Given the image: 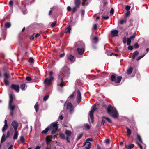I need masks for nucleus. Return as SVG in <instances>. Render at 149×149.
I'll return each mask as SVG.
<instances>
[{
    "label": "nucleus",
    "instance_id": "nucleus-3",
    "mask_svg": "<svg viewBox=\"0 0 149 149\" xmlns=\"http://www.w3.org/2000/svg\"><path fill=\"white\" fill-rule=\"evenodd\" d=\"M63 75L61 74H59L58 75L57 80V89L58 90L61 91L62 88L65 86L64 82L63 81Z\"/></svg>",
    "mask_w": 149,
    "mask_h": 149
},
{
    "label": "nucleus",
    "instance_id": "nucleus-27",
    "mask_svg": "<svg viewBox=\"0 0 149 149\" xmlns=\"http://www.w3.org/2000/svg\"><path fill=\"white\" fill-rule=\"evenodd\" d=\"M139 54V52L138 51H135V52H134L133 53V55H132V59L133 60L135 57L138 55Z\"/></svg>",
    "mask_w": 149,
    "mask_h": 149
},
{
    "label": "nucleus",
    "instance_id": "nucleus-54",
    "mask_svg": "<svg viewBox=\"0 0 149 149\" xmlns=\"http://www.w3.org/2000/svg\"><path fill=\"white\" fill-rule=\"evenodd\" d=\"M107 51H106V53L107 54H108V55H109L110 56H112V55H113L114 56H117V55L115 53H112L111 54H109L108 53H107Z\"/></svg>",
    "mask_w": 149,
    "mask_h": 149
},
{
    "label": "nucleus",
    "instance_id": "nucleus-28",
    "mask_svg": "<svg viewBox=\"0 0 149 149\" xmlns=\"http://www.w3.org/2000/svg\"><path fill=\"white\" fill-rule=\"evenodd\" d=\"M20 141H21L22 143V144H23V145L25 144V139L23 136H21L20 137Z\"/></svg>",
    "mask_w": 149,
    "mask_h": 149
},
{
    "label": "nucleus",
    "instance_id": "nucleus-61",
    "mask_svg": "<svg viewBox=\"0 0 149 149\" xmlns=\"http://www.w3.org/2000/svg\"><path fill=\"white\" fill-rule=\"evenodd\" d=\"M114 10L113 8H111V10L110 11V13L111 14H113V13H114Z\"/></svg>",
    "mask_w": 149,
    "mask_h": 149
},
{
    "label": "nucleus",
    "instance_id": "nucleus-38",
    "mask_svg": "<svg viewBox=\"0 0 149 149\" xmlns=\"http://www.w3.org/2000/svg\"><path fill=\"white\" fill-rule=\"evenodd\" d=\"M137 139H138V140L141 143H142V139H141V137L140 136V135L139 134H137Z\"/></svg>",
    "mask_w": 149,
    "mask_h": 149
},
{
    "label": "nucleus",
    "instance_id": "nucleus-25",
    "mask_svg": "<svg viewBox=\"0 0 149 149\" xmlns=\"http://www.w3.org/2000/svg\"><path fill=\"white\" fill-rule=\"evenodd\" d=\"M65 134L68 136H70L72 134L71 131L67 130H65Z\"/></svg>",
    "mask_w": 149,
    "mask_h": 149
},
{
    "label": "nucleus",
    "instance_id": "nucleus-6",
    "mask_svg": "<svg viewBox=\"0 0 149 149\" xmlns=\"http://www.w3.org/2000/svg\"><path fill=\"white\" fill-rule=\"evenodd\" d=\"M121 76H118L117 77L115 74H112L111 76V79L112 81L117 83H120L121 80Z\"/></svg>",
    "mask_w": 149,
    "mask_h": 149
},
{
    "label": "nucleus",
    "instance_id": "nucleus-32",
    "mask_svg": "<svg viewBox=\"0 0 149 149\" xmlns=\"http://www.w3.org/2000/svg\"><path fill=\"white\" fill-rule=\"evenodd\" d=\"M5 140H6V138L5 137V135L4 134H3L2 136V138L1 139V143H2L3 142H4L5 141Z\"/></svg>",
    "mask_w": 149,
    "mask_h": 149
},
{
    "label": "nucleus",
    "instance_id": "nucleus-1",
    "mask_svg": "<svg viewBox=\"0 0 149 149\" xmlns=\"http://www.w3.org/2000/svg\"><path fill=\"white\" fill-rule=\"evenodd\" d=\"M9 109L10 110V115L12 116L14 115L13 111L14 109L16 108H18L17 105L12 104V103L13 101V96L12 94H9Z\"/></svg>",
    "mask_w": 149,
    "mask_h": 149
},
{
    "label": "nucleus",
    "instance_id": "nucleus-45",
    "mask_svg": "<svg viewBox=\"0 0 149 149\" xmlns=\"http://www.w3.org/2000/svg\"><path fill=\"white\" fill-rule=\"evenodd\" d=\"M34 59L33 57H31L29 60V62L31 63H33V62Z\"/></svg>",
    "mask_w": 149,
    "mask_h": 149
},
{
    "label": "nucleus",
    "instance_id": "nucleus-62",
    "mask_svg": "<svg viewBox=\"0 0 149 149\" xmlns=\"http://www.w3.org/2000/svg\"><path fill=\"white\" fill-rule=\"evenodd\" d=\"M139 45L137 43H135L134 45V47L135 48H137L138 47Z\"/></svg>",
    "mask_w": 149,
    "mask_h": 149
},
{
    "label": "nucleus",
    "instance_id": "nucleus-2",
    "mask_svg": "<svg viewBox=\"0 0 149 149\" xmlns=\"http://www.w3.org/2000/svg\"><path fill=\"white\" fill-rule=\"evenodd\" d=\"M108 113L114 118H117L118 113L116 108L113 107L109 106L107 109Z\"/></svg>",
    "mask_w": 149,
    "mask_h": 149
},
{
    "label": "nucleus",
    "instance_id": "nucleus-56",
    "mask_svg": "<svg viewBox=\"0 0 149 149\" xmlns=\"http://www.w3.org/2000/svg\"><path fill=\"white\" fill-rule=\"evenodd\" d=\"M10 134L9 131H8L7 132V134L6 136V138H8L10 136Z\"/></svg>",
    "mask_w": 149,
    "mask_h": 149
},
{
    "label": "nucleus",
    "instance_id": "nucleus-15",
    "mask_svg": "<svg viewBox=\"0 0 149 149\" xmlns=\"http://www.w3.org/2000/svg\"><path fill=\"white\" fill-rule=\"evenodd\" d=\"M77 102L78 103H79L81 102V94L79 90H78L77 91Z\"/></svg>",
    "mask_w": 149,
    "mask_h": 149
},
{
    "label": "nucleus",
    "instance_id": "nucleus-31",
    "mask_svg": "<svg viewBox=\"0 0 149 149\" xmlns=\"http://www.w3.org/2000/svg\"><path fill=\"white\" fill-rule=\"evenodd\" d=\"M21 88L22 90H25L26 88L25 85L22 84L20 85Z\"/></svg>",
    "mask_w": 149,
    "mask_h": 149
},
{
    "label": "nucleus",
    "instance_id": "nucleus-23",
    "mask_svg": "<svg viewBox=\"0 0 149 149\" xmlns=\"http://www.w3.org/2000/svg\"><path fill=\"white\" fill-rule=\"evenodd\" d=\"M127 130V136L128 137H130V135L131 134V130L129 129L127 127H126Z\"/></svg>",
    "mask_w": 149,
    "mask_h": 149
},
{
    "label": "nucleus",
    "instance_id": "nucleus-34",
    "mask_svg": "<svg viewBox=\"0 0 149 149\" xmlns=\"http://www.w3.org/2000/svg\"><path fill=\"white\" fill-rule=\"evenodd\" d=\"M126 22V20H120L119 21V23L121 24H123L124 23H125Z\"/></svg>",
    "mask_w": 149,
    "mask_h": 149
},
{
    "label": "nucleus",
    "instance_id": "nucleus-24",
    "mask_svg": "<svg viewBox=\"0 0 149 149\" xmlns=\"http://www.w3.org/2000/svg\"><path fill=\"white\" fill-rule=\"evenodd\" d=\"M133 70V68L131 66H130L129 68L127 70V73L128 74H131Z\"/></svg>",
    "mask_w": 149,
    "mask_h": 149
},
{
    "label": "nucleus",
    "instance_id": "nucleus-13",
    "mask_svg": "<svg viewBox=\"0 0 149 149\" xmlns=\"http://www.w3.org/2000/svg\"><path fill=\"white\" fill-rule=\"evenodd\" d=\"M12 89L15 90L17 92H19V86L18 85L12 84L11 86Z\"/></svg>",
    "mask_w": 149,
    "mask_h": 149
},
{
    "label": "nucleus",
    "instance_id": "nucleus-57",
    "mask_svg": "<svg viewBox=\"0 0 149 149\" xmlns=\"http://www.w3.org/2000/svg\"><path fill=\"white\" fill-rule=\"evenodd\" d=\"M136 143L138 145V146H139L140 149H143L142 146L138 142H136Z\"/></svg>",
    "mask_w": 149,
    "mask_h": 149
},
{
    "label": "nucleus",
    "instance_id": "nucleus-8",
    "mask_svg": "<svg viewBox=\"0 0 149 149\" xmlns=\"http://www.w3.org/2000/svg\"><path fill=\"white\" fill-rule=\"evenodd\" d=\"M96 106L95 105H93L91 108V111L89 113V116L91 119V122L92 123L93 122V113L96 110Z\"/></svg>",
    "mask_w": 149,
    "mask_h": 149
},
{
    "label": "nucleus",
    "instance_id": "nucleus-5",
    "mask_svg": "<svg viewBox=\"0 0 149 149\" xmlns=\"http://www.w3.org/2000/svg\"><path fill=\"white\" fill-rule=\"evenodd\" d=\"M57 124L56 122H54L52 123L50 127V130H52L51 134H53L55 133L56 132L57 130Z\"/></svg>",
    "mask_w": 149,
    "mask_h": 149
},
{
    "label": "nucleus",
    "instance_id": "nucleus-39",
    "mask_svg": "<svg viewBox=\"0 0 149 149\" xmlns=\"http://www.w3.org/2000/svg\"><path fill=\"white\" fill-rule=\"evenodd\" d=\"M22 11L24 14H26L27 13V10L25 8H23L22 10Z\"/></svg>",
    "mask_w": 149,
    "mask_h": 149
},
{
    "label": "nucleus",
    "instance_id": "nucleus-46",
    "mask_svg": "<svg viewBox=\"0 0 149 149\" xmlns=\"http://www.w3.org/2000/svg\"><path fill=\"white\" fill-rule=\"evenodd\" d=\"M130 11H128L126 13L125 15V17L127 18L128 17L129 14H130Z\"/></svg>",
    "mask_w": 149,
    "mask_h": 149
},
{
    "label": "nucleus",
    "instance_id": "nucleus-35",
    "mask_svg": "<svg viewBox=\"0 0 149 149\" xmlns=\"http://www.w3.org/2000/svg\"><path fill=\"white\" fill-rule=\"evenodd\" d=\"M48 130H49V127H47V128H46L45 130H42V131L41 133L42 134H45L48 132Z\"/></svg>",
    "mask_w": 149,
    "mask_h": 149
},
{
    "label": "nucleus",
    "instance_id": "nucleus-59",
    "mask_svg": "<svg viewBox=\"0 0 149 149\" xmlns=\"http://www.w3.org/2000/svg\"><path fill=\"white\" fill-rule=\"evenodd\" d=\"M128 49L129 50H132L133 49V47L131 46H129L128 47Z\"/></svg>",
    "mask_w": 149,
    "mask_h": 149
},
{
    "label": "nucleus",
    "instance_id": "nucleus-37",
    "mask_svg": "<svg viewBox=\"0 0 149 149\" xmlns=\"http://www.w3.org/2000/svg\"><path fill=\"white\" fill-rule=\"evenodd\" d=\"M102 118H105L109 122V123H111L112 122L111 120V119L108 118V117L103 116L102 117Z\"/></svg>",
    "mask_w": 149,
    "mask_h": 149
},
{
    "label": "nucleus",
    "instance_id": "nucleus-50",
    "mask_svg": "<svg viewBox=\"0 0 149 149\" xmlns=\"http://www.w3.org/2000/svg\"><path fill=\"white\" fill-rule=\"evenodd\" d=\"M123 43L124 44L126 43V42H127V38L126 37H125L123 38Z\"/></svg>",
    "mask_w": 149,
    "mask_h": 149
},
{
    "label": "nucleus",
    "instance_id": "nucleus-53",
    "mask_svg": "<svg viewBox=\"0 0 149 149\" xmlns=\"http://www.w3.org/2000/svg\"><path fill=\"white\" fill-rule=\"evenodd\" d=\"M26 79L27 81H29L31 80V78L29 77H27L26 78Z\"/></svg>",
    "mask_w": 149,
    "mask_h": 149
},
{
    "label": "nucleus",
    "instance_id": "nucleus-43",
    "mask_svg": "<svg viewBox=\"0 0 149 149\" xmlns=\"http://www.w3.org/2000/svg\"><path fill=\"white\" fill-rule=\"evenodd\" d=\"M49 96L48 95L45 96L43 98V100L44 101H46L49 98Z\"/></svg>",
    "mask_w": 149,
    "mask_h": 149
},
{
    "label": "nucleus",
    "instance_id": "nucleus-58",
    "mask_svg": "<svg viewBox=\"0 0 149 149\" xmlns=\"http://www.w3.org/2000/svg\"><path fill=\"white\" fill-rule=\"evenodd\" d=\"M63 118V116L62 115H60L59 117V119L60 120H62Z\"/></svg>",
    "mask_w": 149,
    "mask_h": 149
},
{
    "label": "nucleus",
    "instance_id": "nucleus-7",
    "mask_svg": "<svg viewBox=\"0 0 149 149\" xmlns=\"http://www.w3.org/2000/svg\"><path fill=\"white\" fill-rule=\"evenodd\" d=\"M4 81L6 86H7L9 84V80L10 78V76L9 74L5 73L3 74Z\"/></svg>",
    "mask_w": 149,
    "mask_h": 149
},
{
    "label": "nucleus",
    "instance_id": "nucleus-30",
    "mask_svg": "<svg viewBox=\"0 0 149 149\" xmlns=\"http://www.w3.org/2000/svg\"><path fill=\"white\" fill-rule=\"evenodd\" d=\"M84 129L87 130H88L90 128V125L88 124H86L84 125Z\"/></svg>",
    "mask_w": 149,
    "mask_h": 149
},
{
    "label": "nucleus",
    "instance_id": "nucleus-29",
    "mask_svg": "<svg viewBox=\"0 0 149 149\" xmlns=\"http://www.w3.org/2000/svg\"><path fill=\"white\" fill-rule=\"evenodd\" d=\"M87 146L86 147L85 149H90L91 146V143L90 142H87Z\"/></svg>",
    "mask_w": 149,
    "mask_h": 149
},
{
    "label": "nucleus",
    "instance_id": "nucleus-48",
    "mask_svg": "<svg viewBox=\"0 0 149 149\" xmlns=\"http://www.w3.org/2000/svg\"><path fill=\"white\" fill-rule=\"evenodd\" d=\"M9 5L11 7H12L13 6V2L11 0L10 1L9 3Z\"/></svg>",
    "mask_w": 149,
    "mask_h": 149
},
{
    "label": "nucleus",
    "instance_id": "nucleus-64",
    "mask_svg": "<svg viewBox=\"0 0 149 149\" xmlns=\"http://www.w3.org/2000/svg\"><path fill=\"white\" fill-rule=\"evenodd\" d=\"M65 54L64 53H62L60 54V57H63L64 56H65Z\"/></svg>",
    "mask_w": 149,
    "mask_h": 149
},
{
    "label": "nucleus",
    "instance_id": "nucleus-16",
    "mask_svg": "<svg viewBox=\"0 0 149 149\" xmlns=\"http://www.w3.org/2000/svg\"><path fill=\"white\" fill-rule=\"evenodd\" d=\"M52 135L46 137V141L47 144L48 145L49 142L52 141Z\"/></svg>",
    "mask_w": 149,
    "mask_h": 149
},
{
    "label": "nucleus",
    "instance_id": "nucleus-47",
    "mask_svg": "<svg viewBox=\"0 0 149 149\" xmlns=\"http://www.w3.org/2000/svg\"><path fill=\"white\" fill-rule=\"evenodd\" d=\"M130 8V6H129L127 5L125 7V9L127 11H129Z\"/></svg>",
    "mask_w": 149,
    "mask_h": 149
},
{
    "label": "nucleus",
    "instance_id": "nucleus-60",
    "mask_svg": "<svg viewBox=\"0 0 149 149\" xmlns=\"http://www.w3.org/2000/svg\"><path fill=\"white\" fill-rule=\"evenodd\" d=\"M30 38L31 40H33L34 39V37L33 35L30 36Z\"/></svg>",
    "mask_w": 149,
    "mask_h": 149
},
{
    "label": "nucleus",
    "instance_id": "nucleus-26",
    "mask_svg": "<svg viewBox=\"0 0 149 149\" xmlns=\"http://www.w3.org/2000/svg\"><path fill=\"white\" fill-rule=\"evenodd\" d=\"M34 108L35 110L37 112L38 111L39 107H38V104L37 102H36V104L34 106Z\"/></svg>",
    "mask_w": 149,
    "mask_h": 149
},
{
    "label": "nucleus",
    "instance_id": "nucleus-21",
    "mask_svg": "<svg viewBox=\"0 0 149 149\" xmlns=\"http://www.w3.org/2000/svg\"><path fill=\"white\" fill-rule=\"evenodd\" d=\"M81 3V1L80 0H75L74 1V3L75 6L79 7Z\"/></svg>",
    "mask_w": 149,
    "mask_h": 149
},
{
    "label": "nucleus",
    "instance_id": "nucleus-9",
    "mask_svg": "<svg viewBox=\"0 0 149 149\" xmlns=\"http://www.w3.org/2000/svg\"><path fill=\"white\" fill-rule=\"evenodd\" d=\"M63 73L66 76H68L70 74L69 68L67 66H65L62 69Z\"/></svg>",
    "mask_w": 149,
    "mask_h": 149
},
{
    "label": "nucleus",
    "instance_id": "nucleus-14",
    "mask_svg": "<svg viewBox=\"0 0 149 149\" xmlns=\"http://www.w3.org/2000/svg\"><path fill=\"white\" fill-rule=\"evenodd\" d=\"M66 57L67 59L70 60L71 62L74 61L75 60V58L74 56L70 54H67Z\"/></svg>",
    "mask_w": 149,
    "mask_h": 149
},
{
    "label": "nucleus",
    "instance_id": "nucleus-19",
    "mask_svg": "<svg viewBox=\"0 0 149 149\" xmlns=\"http://www.w3.org/2000/svg\"><path fill=\"white\" fill-rule=\"evenodd\" d=\"M71 29L70 26H69L67 27L65 29V32L66 33H70Z\"/></svg>",
    "mask_w": 149,
    "mask_h": 149
},
{
    "label": "nucleus",
    "instance_id": "nucleus-11",
    "mask_svg": "<svg viewBox=\"0 0 149 149\" xmlns=\"http://www.w3.org/2000/svg\"><path fill=\"white\" fill-rule=\"evenodd\" d=\"M54 79L52 76H50L49 78H46L44 81V83L45 85H50L52 84V81Z\"/></svg>",
    "mask_w": 149,
    "mask_h": 149
},
{
    "label": "nucleus",
    "instance_id": "nucleus-17",
    "mask_svg": "<svg viewBox=\"0 0 149 149\" xmlns=\"http://www.w3.org/2000/svg\"><path fill=\"white\" fill-rule=\"evenodd\" d=\"M118 31L117 30H114L111 31V35L113 37L118 36Z\"/></svg>",
    "mask_w": 149,
    "mask_h": 149
},
{
    "label": "nucleus",
    "instance_id": "nucleus-10",
    "mask_svg": "<svg viewBox=\"0 0 149 149\" xmlns=\"http://www.w3.org/2000/svg\"><path fill=\"white\" fill-rule=\"evenodd\" d=\"M66 109L69 110L70 114H72L74 112V108L72 104L70 102H69L67 104Z\"/></svg>",
    "mask_w": 149,
    "mask_h": 149
},
{
    "label": "nucleus",
    "instance_id": "nucleus-36",
    "mask_svg": "<svg viewBox=\"0 0 149 149\" xmlns=\"http://www.w3.org/2000/svg\"><path fill=\"white\" fill-rule=\"evenodd\" d=\"M146 53H145V54H143L142 56H139L137 58L136 60L138 61L141 58H142L143 57H144L145 55L146 54Z\"/></svg>",
    "mask_w": 149,
    "mask_h": 149
},
{
    "label": "nucleus",
    "instance_id": "nucleus-51",
    "mask_svg": "<svg viewBox=\"0 0 149 149\" xmlns=\"http://www.w3.org/2000/svg\"><path fill=\"white\" fill-rule=\"evenodd\" d=\"M77 7L75 6L72 8V10L73 12H74L77 10Z\"/></svg>",
    "mask_w": 149,
    "mask_h": 149
},
{
    "label": "nucleus",
    "instance_id": "nucleus-55",
    "mask_svg": "<svg viewBox=\"0 0 149 149\" xmlns=\"http://www.w3.org/2000/svg\"><path fill=\"white\" fill-rule=\"evenodd\" d=\"M102 17L104 19L106 20L108 19L109 18V17L108 16H102Z\"/></svg>",
    "mask_w": 149,
    "mask_h": 149
},
{
    "label": "nucleus",
    "instance_id": "nucleus-33",
    "mask_svg": "<svg viewBox=\"0 0 149 149\" xmlns=\"http://www.w3.org/2000/svg\"><path fill=\"white\" fill-rule=\"evenodd\" d=\"M11 24L10 22H7L5 25V27L6 28H10V26Z\"/></svg>",
    "mask_w": 149,
    "mask_h": 149
},
{
    "label": "nucleus",
    "instance_id": "nucleus-42",
    "mask_svg": "<svg viewBox=\"0 0 149 149\" xmlns=\"http://www.w3.org/2000/svg\"><path fill=\"white\" fill-rule=\"evenodd\" d=\"M136 33L135 32L133 35V36H130L129 38H130V39L131 40H132L135 37V36H136Z\"/></svg>",
    "mask_w": 149,
    "mask_h": 149
},
{
    "label": "nucleus",
    "instance_id": "nucleus-49",
    "mask_svg": "<svg viewBox=\"0 0 149 149\" xmlns=\"http://www.w3.org/2000/svg\"><path fill=\"white\" fill-rule=\"evenodd\" d=\"M56 23H57V22L56 21H55V22H54L52 23L51 24V26L52 27H54L55 26V25H56Z\"/></svg>",
    "mask_w": 149,
    "mask_h": 149
},
{
    "label": "nucleus",
    "instance_id": "nucleus-4",
    "mask_svg": "<svg viewBox=\"0 0 149 149\" xmlns=\"http://www.w3.org/2000/svg\"><path fill=\"white\" fill-rule=\"evenodd\" d=\"M76 46L80 47L77 49L79 54H83L84 52V43L82 42H78L76 44Z\"/></svg>",
    "mask_w": 149,
    "mask_h": 149
},
{
    "label": "nucleus",
    "instance_id": "nucleus-41",
    "mask_svg": "<svg viewBox=\"0 0 149 149\" xmlns=\"http://www.w3.org/2000/svg\"><path fill=\"white\" fill-rule=\"evenodd\" d=\"M93 40L95 42H96L98 41V38L97 36H95L93 38Z\"/></svg>",
    "mask_w": 149,
    "mask_h": 149
},
{
    "label": "nucleus",
    "instance_id": "nucleus-40",
    "mask_svg": "<svg viewBox=\"0 0 149 149\" xmlns=\"http://www.w3.org/2000/svg\"><path fill=\"white\" fill-rule=\"evenodd\" d=\"M131 43V40L129 38H127V45H130Z\"/></svg>",
    "mask_w": 149,
    "mask_h": 149
},
{
    "label": "nucleus",
    "instance_id": "nucleus-20",
    "mask_svg": "<svg viewBox=\"0 0 149 149\" xmlns=\"http://www.w3.org/2000/svg\"><path fill=\"white\" fill-rule=\"evenodd\" d=\"M134 146V144H131L129 145H125V147L127 149H131L133 148Z\"/></svg>",
    "mask_w": 149,
    "mask_h": 149
},
{
    "label": "nucleus",
    "instance_id": "nucleus-18",
    "mask_svg": "<svg viewBox=\"0 0 149 149\" xmlns=\"http://www.w3.org/2000/svg\"><path fill=\"white\" fill-rule=\"evenodd\" d=\"M8 128V124L7 121L6 120H5L4 121V127H3L2 131L3 132H4L5 130Z\"/></svg>",
    "mask_w": 149,
    "mask_h": 149
},
{
    "label": "nucleus",
    "instance_id": "nucleus-52",
    "mask_svg": "<svg viewBox=\"0 0 149 149\" xmlns=\"http://www.w3.org/2000/svg\"><path fill=\"white\" fill-rule=\"evenodd\" d=\"M75 93V92H74L72 94H71L69 97V98H72L74 96Z\"/></svg>",
    "mask_w": 149,
    "mask_h": 149
},
{
    "label": "nucleus",
    "instance_id": "nucleus-44",
    "mask_svg": "<svg viewBox=\"0 0 149 149\" xmlns=\"http://www.w3.org/2000/svg\"><path fill=\"white\" fill-rule=\"evenodd\" d=\"M60 137L62 139H65V136L63 134L61 133L60 134Z\"/></svg>",
    "mask_w": 149,
    "mask_h": 149
},
{
    "label": "nucleus",
    "instance_id": "nucleus-22",
    "mask_svg": "<svg viewBox=\"0 0 149 149\" xmlns=\"http://www.w3.org/2000/svg\"><path fill=\"white\" fill-rule=\"evenodd\" d=\"M18 132L17 130H15L14 134V136L13 137V139L14 140L16 139L18 137Z\"/></svg>",
    "mask_w": 149,
    "mask_h": 149
},
{
    "label": "nucleus",
    "instance_id": "nucleus-63",
    "mask_svg": "<svg viewBox=\"0 0 149 149\" xmlns=\"http://www.w3.org/2000/svg\"><path fill=\"white\" fill-rule=\"evenodd\" d=\"M40 36V34L39 33H36V35L35 36V38H37V37H39Z\"/></svg>",
    "mask_w": 149,
    "mask_h": 149
},
{
    "label": "nucleus",
    "instance_id": "nucleus-12",
    "mask_svg": "<svg viewBox=\"0 0 149 149\" xmlns=\"http://www.w3.org/2000/svg\"><path fill=\"white\" fill-rule=\"evenodd\" d=\"M11 125L13 127L15 130H17L18 126V124L16 120L13 121L11 123Z\"/></svg>",
    "mask_w": 149,
    "mask_h": 149
}]
</instances>
